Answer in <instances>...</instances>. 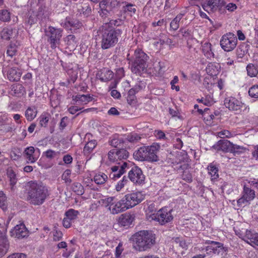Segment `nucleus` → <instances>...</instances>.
Instances as JSON below:
<instances>
[{
	"label": "nucleus",
	"mask_w": 258,
	"mask_h": 258,
	"mask_svg": "<svg viewBox=\"0 0 258 258\" xmlns=\"http://www.w3.org/2000/svg\"><path fill=\"white\" fill-rule=\"evenodd\" d=\"M27 200L34 206L42 205L49 196L47 187L42 183L31 181L27 183Z\"/></svg>",
	"instance_id": "nucleus-1"
},
{
	"label": "nucleus",
	"mask_w": 258,
	"mask_h": 258,
	"mask_svg": "<svg viewBox=\"0 0 258 258\" xmlns=\"http://www.w3.org/2000/svg\"><path fill=\"white\" fill-rule=\"evenodd\" d=\"M99 32L101 39L100 46L102 49L113 47L117 43L118 37L122 34L121 29L111 28L107 24H104L100 28Z\"/></svg>",
	"instance_id": "nucleus-2"
},
{
	"label": "nucleus",
	"mask_w": 258,
	"mask_h": 258,
	"mask_svg": "<svg viewBox=\"0 0 258 258\" xmlns=\"http://www.w3.org/2000/svg\"><path fill=\"white\" fill-rule=\"evenodd\" d=\"M134 247L139 251H144L151 248L155 243V236L151 232L142 230L133 236Z\"/></svg>",
	"instance_id": "nucleus-3"
},
{
	"label": "nucleus",
	"mask_w": 258,
	"mask_h": 258,
	"mask_svg": "<svg viewBox=\"0 0 258 258\" xmlns=\"http://www.w3.org/2000/svg\"><path fill=\"white\" fill-rule=\"evenodd\" d=\"M148 58V56L141 49H136L133 57L132 72L140 75L142 72L145 71L148 66L147 61Z\"/></svg>",
	"instance_id": "nucleus-4"
},
{
	"label": "nucleus",
	"mask_w": 258,
	"mask_h": 258,
	"mask_svg": "<svg viewBox=\"0 0 258 258\" xmlns=\"http://www.w3.org/2000/svg\"><path fill=\"white\" fill-rule=\"evenodd\" d=\"M99 203L102 206L107 208L109 212L113 215L122 213L127 210L122 199L117 201L115 200L114 197H108L101 199Z\"/></svg>",
	"instance_id": "nucleus-5"
},
{
	"label": "nucleus",
	"mask_w": 258,
	"mask_h": 258,
	"mask_svg": "<svg viewBox=\"0 0 258 258\" xmlns=\"http://www.w3.org/2000/svg\"><path fill=\"white\" fill-rule=\"evenodd\" d=\"M205 243L210 244L205 248L207 253L212 252L221 257H225L227 255L228 247L224 246L223 243L211 240H207Z\"/></svg>",
	"instance_id": "nucleus-6"
},
{
	"label": "nucleus",
	"mask_w": 258,
	"mask_h": 258,
	"mask_svg": "<svg viewBox=\"0 0 258 258\" xmlns=\"http://www.w3.org/2000/svg\"><path fill=\"white\" fill-rule=\"evenodd\" d=\"M48 37L47 41L50 44L52 49H55L60 44V38L62 36V30L49 26L45 31Z\"/></svg>",
	"instance_id": "nucleus-7"
},
{
	"label": "nucleus",
	"mask_w": 258,
	"mask_h": 258,
	"mask_svg": "<svg viewBox=\"0 0 258 258\" xmlns=\"http://www.w3.org/2000/svg\"><path fill=\"white\" fill-rule=\"evenodd\" d=\"M145 197V195L142 192L137 191L127 194L122 199L127 209H128L140 203L144 200Z\"/></svg>",
	"instance_id": "nucleus-8"
},
{
	"label": "nucleus",
	"mask_w": 258,
	"mask_h": 258,
	"mask_svg": "<svg viewBox=\"0 0 258 258\" xmlns=\"http://www.w3.org/2000/svg\"><path fill=\"white\" fill-rule=\"evenodd\" d=\"M132 166V163L128 161L118 163L116 165L112 166L110 169L109 177L116 180L130 169Z\"/></svg>",
	"instance_id": "nucleus-9"
},
{
	"label": "nucleus",
	"mask_w": 258,
	"mask_h": 258,
	"mask_svg": "<svg viewBox=\"0 0 258 258\" xmlns=\"http://www.w3.org/2000/svg\"><path fill=\"white\" fill-rule=\"evenodd\" d=\"M237 39L232 33H228L222 37L220 40L221 48L225 51H231L236 46Z\"/></svg>",
	"instance_id": "nucleus-10"
},
{
	"label": "nucleus",
	"mask_w": 258,
	"mask_h": 258,
	"mask_svg": "<svg viewBox=\"0 0 258 258\" xmlns=\"http://www.w3.org/2000/svg\"><path fill=\"white\" fill-rule=\"evenodd\" d=\"M171 212V210H168L166 208H162L156 213L151 214L149 218L158 222L161 225H164L173 219Z\"/></svg>",
	"instance_id": "nucleus-11"
},
{
	"label": "nucleus",
	"mask_w": 258,
	"mask_h": 258,
	"mask_svg": "<svg viewBox=\"0 0 258 258\" xmlns=\"http://www.w3.org/2000/svg\"><path fill=\"white\" fill-rule=\"evenodd\" d=\"M241 195V197L237 201L239 207H244L247 203L252 201L255 197V191L245 185L243 186Z\"/></svg>",
	"instance_id": "nucleus-12"
},
{
	"label": "nucleus",
	"mask_w": 258,
	"mask_h": 258,
	"mask_svg": "<svg viewBox=\"0 0 258 258\" xmlns=\"http://www.w3.org/2000/svg\"><path fill=\"white\" fill-rule=\"evenodd\" d=\"M128 173L130 179L136 184H141L143 183L145 177L141 168L132 165Z\"/></svg>",
	"instance_id": "nucleus-13"
},
{
	"label": "nucleus",
	"mask_w": 258,
	"mask_h": 258,
	"mask_svg": "<svg viewBox=\"0 0 258 258\" xmlns=\"http://www.w3.org/2000/svg\"><path fill=\"white\" fill-rule=\"evenodd\" d=\"M225 5L224 0H206L202 4L203 9L208 13L221 10Z\"/></svg>",
	"instance_id": "nucleus-14"
},
{
	"label": "nucleus",
	"mask_w": 258,
	"mask_h": 258,
	"mask_svg": "<svg viewBox=\"0 0 258 258\" xmlns=\"http://www.w3.org/2000/svg\"><path fill=\"white\" fill-rule=\"evenodd\" d=\"M224 105L230 110L235 111H241L242 108H246L244 103L233 97L226 98L224 100Z\"/></svg>",
	"instance_id": "nucleus-15"
},
{
	"label": "nucleus",
	"mask_w": 258,
	"mask_h": 258,
	"mask_svg": "<svg viewBox=\"0 0 258 258\" xmlns=\"http://www.w3.org/2000/svg\"><path fill=\"white\" fill-rule=\"evenodd\" d=\"M10 233L11 236L18 239L24 238L28 234V230L23 223L17 225L11 230Z\"/></svg>",
	"instance_id": "nucleus-16"
},
{
	"label": "nucleus",
	"mask_w": 258,
	"mask_h": 258,
	"mask_svg": "<svg viewBox=\"0 0 258 258\" xmlns=\"http://www.w3.org/2000/svg\"><path fill=\"white\" fill-rule=\"evenodd\" d=\"M160 148V146L157 144H153L151 146H147V161L156 162L159 160L157 153Z\"/></svg>",
	"instance_id": "nucleus-17"
},
{
	"label": "nucleus",
	"mask_w": 258,
	"mask_h": 258,
	"mask_svg": "<svg viewBox=\"0 0 258 258\" xmlns=\"http://www.w3.org/2000/svg\"><path fill=\"white\" fill-rule=\"evenodd\" d=\"M93 99V95L90 94H78L76 95L72 96V100L74 104L79 105H84L87 104L88 103L92 101Z\"/></svg>",
	"instance_id": "nucleus-18"
},
{
	"label": "nucleus",
	"mask_w": 258,
	"mask_h": 258,
	"mask_svg": "<svg viewBox=\"0 0 258 258\" xmlns=\"http://www.w3.org/2000/svg\"><path fill=\"white\" fill-rule=\"evenodd\" d=\"M100 10L98 11L99 15L105 18L107 17L111 11V6L109 5V2L107 0H103L99 3Z\"/></svg>",
	"instance_id": "nucleus-19"
},
{
	"label": "nucleus",
	"mask_w": 258,
	"mask_h": 258,
	"mask_svg": "<svg viewBox=\"0 0 258 258\" xmlns=\"http://www.w3.org/2000/svg\"><path fill=\"white\" fill-rule=\"evenodd\" d=\"M9 248V242L6 235L4 233H0V258L5 255Z\"/></svg>",
	"instance_id": "nucleus-20"
},
{
	"label": "nucleus",
	"mask_w": 258,
	"mask_h": 258,
	"mask_svg": "<svg viewBox=\"0 0 258 258\" xmlns=\"http://www.w3.org/2000/svg\"><path fill=\"white\" fill-rule=\"evenodd\" d=\"M231 142L227 140L219 141L213 148L218 151H222L224 152H230Z\"/></svg>",
	"instance_id": "nucleus-21"
},
{
	"label": "nucleus",
	"mask_w": 258,
	"mask_h": 258,
	"mask_svg": "<svg viewBox=\"0 0 258 258\" xmlns=\"http://www.w3.org/2000/svg\"><path fill=\"white\" fill-rule=\"evenodd\" d=\"M201 49L203 54L207 58L211 60L214 58L215 54L212 48V44L210 42L202 43Z\"/></svg>",
	"instance_id": "nucleus-22"
},
{
	"label": "nucleus",
	"mask_w": 258,
	"mask_h": 258,
	"mask_svg": "<svg viewBox=\"0 0 258 258\" xmlns=\"http://www.w3.org/2000/svg\"><path fill=\"white\" fill-rule=\"evenodd\" d=\"M113 77V72L108 70H103L98 72L96 74V78L103 82H106L111 80Z\"/></svg>",
	"instance_id": "nucleus-23"
},
{
	"label": "nucleus",
	"mask_w": 258,
	"mask_h": 258,
	"mask_svg": "<svg viewBox=\"0 0 258 258\" xmlns=\"http://www.w3.org/2000/svg\"><path fill=\"white\" fill-rule=\"evenodd\" d=\"M21 75V71L17 67L11 68L8 72V78L11 81H18Z\"/></svg>",
	"instance_id": "nucleus-24"
},
{
	"label": "nucleus",
	"mask_w": 258,
	"mask_h": 258,
	"mask_svg": "<svg viewBox=\"0 0 258 258\" xmlns=\"http://www.w3.org/2000/svg\"><path fill=\"white\" fill-rule=\"evenodd\" d=\"M17 33L18 31L15 29L4 28L1 32V36L3 39L9 40L11 38H15Z\"/></svg>",
	"instance_id": "nucleus-25"
},
{
	"label": "nucleus",
	"mask_w": 258,
	"mask_h": 258,
	"mask_svg": "<svg viewBox=\"0 0 258 258\" xmlns=\"http://www.w3.org/2000/svg\"><path fill=\"white\" fill-rule=\"evenodd\" d=\"M24 153L28 163H33L37 160L38 157L35 155V149L33 147L27 148Z\"/></svg>",
	"instance_id": "nucleus-26"
},
{
	"label": "nucleus",
	"mask_w": 258,
	"mask_h": 258,
	"mask_svg": "<svg viewBox=\"0 0 258 258\" xmlns=\"http://www.w3.org/2000/svg\"><path fill=\"white\" fill-rule=\"evenodd\" d=\"M147 146L141 147L134 152V157L136 160L139 161H147Z\"/></svg>",
	"instance_id": "nucleus-27"
},
{
	"label": "nucleus",
	"mask_w": 258,
	"mask_h": 258,
	"mask_svg": "<svg viewBox=\"0 0 258 258\" xmlns=\"http://www.w3.org/2000/svg\"><path fill=\"white\" fill-rule=\"evenodd\" d=\"M135 216L133 214H125L122 215L119 218L118 222L122 226L130 225L134 220Z\"/></svg>",
	"instance_id": "nucleus-28"
},
{
	"label": "nucleus",
	"mask_w": 258,
	"mask_h": 258,
	"mask_svg": "<svg viewBox=\"0 0 258 258\" xmlns=\"http://www.w3.org/2000/svg\"><path fill=\"white\" fill-rule=\"evenodd\" d=\"M25 93V89L22 84H15L12 86L11 94L12 95L17 97H21Z\"/></svg>",
	"instance_id": "nucleus-29"
},
{
	"label": "nucleus",
	"mask_w": 258,
	"mask_h": 258,
	"mask_svg": "<svg viewBox=\"0 0 258 258\" xmlns=\"http://www.w3.org/2000/svg\"><path fill=\"white\" fill-rule=\"evenodd\" d=\"M179 168L183 170L182 174V179L189 183L192 182V176L189 171V165L187 163H184L180 165Z\"/></svg>",
	"instance_id": "nucleus-30"
},
{
	"label": "nucleus",
	"mask_w": 258,
	"mask_h": 258,
	"mask_svg": "<svg viewBox=\"0 0 258 258\" xmlns=\"http://www.w3.org/2000/svg\"><path fill=\"white\" fill-rule=\"evenodd\" d=\"M220 69V66L219 63L211 62L207 66L206 71L207 74L209 75L216 76L218 74Z\"/></svg>",
	"instance_id": "nucleus-31"
},
{
	"label": "nucleus",
	"mask_w": 258,
	"mask_h": 258,
	"mask_svg": "<svg viewBox=\"0 0 258 258\" xmlns=\"http://www.w3.org/2000/svg\"><path fill=\"white\" fill-rule=\"evenodd\" d=\"M7 174L9 179L11 189L13 191L15 190V185L17 182L16 172L12 167H9L7 169Z\"/></svg>",
	"instance_id": "nucleus-32"
},
{
	"label": "nucleus",
	"mask_w": 258,
	"mask_h": 258,
	"mask_svg": "<svg viewBox=\"0 0 258 258\" xmlns=\"http://www.w3.org/2000/svg\"><path fill=\"white\" fill-rule=\"evenodd\" d=\"M245 238L248 243L251 245H258V233H252L250 231L246 230Z\"/></svg>",
	"instance_id": "nucleus-33"
},
{
	"label": "nucleus",
	"mask_w": 258,
	"mask_h": 258,
	"mask_svg": "<svg viewBox=\"0 0 258 258\" xmlns=\"http://www.w3.org/2000/svg\"><path fill=\"white\" fill-rule=\"evenodd\" d=\"M78 12L85 17L90 16L91 14V8L88 3H83L78 7Z\"/></svg>",
	"instance_id": "nucleus-34"
},
{
	"label": "nucleus",
	"mask_w": 258,
	"mask_h": 258,
	"mask_svg": "<svg viewBox=\"0 0 258 258\" xmlns=\"http://www.w3.org/2000/svg\"><path fill=\"white\" fill-rule=\"evenodd\" d=\"M108 142L110 145L116 148L121 146L123 143L124 140L118 135L115 134L110 138Z\"/></svg>",
	"instance_id": "nucleus-35"
},
{
	"label": "nucleus",
	"mask_w": 258,
	"mask_h": 258,
	"mask_svg": "<svg viewBox=\"0 0 258 258\" xmlns=\"http://www.w3.org/2000/svg\"><path fill=\"white\" fill-rule=\"evenodd\" d=\"M108 179V176L103 172H98L94 176L93 181L98 185L104 184Z\"/></svg>",
	"instance_id": "nucleus-36"
},
{
	"label": "nucleus",
	"mask_w": 258,
	"mask_h": 258,
	"mask_svg": "<svg viewBox=\"0 0 258 258\" xmlns=\"http://www.w3.org/2000/svg\"><path fill=\"white\" fill-rule=\"evenodd\" d=\"M37 114V108L34 106L29 107L25 111V116L28 121H31L34 119L36 117Z\"/></svg>",
	"instance_id": "nucleus-37"
},
{
	"label": "nucleus",
	"mask_w": 258,
	"mask_h": 258,
	"mask_svg": "<svg viewBox=\"0 0 258 258\" xmlns=\"http://www.w3.org/2000/svg\"><path fill=\"white\" fill-rule=\"evenodd\" d=\"M207 168L208 172L211 175V180H214L217 179L219 177L218 168L213 163H211Z\"/></svg>",
	"instance_id": "nucleus-38"
},
{
	"label": "nucleus",
	"mask_w": 258,
	"mask_h": 258,
	"mask_svg": "<svg viewBox=\"0 0 258 258\" xmlns=\"http://www.w3.org/2000/svg\"><path fill=\"white\" fill-rule=\"evenodd\" d=\"M96 145L97 142L96 140H91L87 142L83 149L84 153L85 155L90 154L96 147Z\"/></svg>",
	"instance_id": "nucleus-39"
},
{
	"label": "nucleus",
	"mask_w": 258,
	"mask_h": 258,
	"mask_svg": "<svg viewBox=\"0 0 258 258\" xmlns=\"http://www.w3.org/2000/svg\"><path fill=\"white\" fill-rule=\"evenodd\" d=\"M184 14H179L176 16V17L171 22L170 26V28L174 31L176 30L179 27V22L182 18Z\"/></svg>",
	"instance_id": "nucleus-40"
},
{
	"label": "nucleus",
	"mask_w": 258,
	"mask_h": 258,
	"mask_svg": "<svg viewBox=\"0 0 258 258\" xmlns=\"http://www.w3.org/2000/svg\"><path fill=\"white\" fill-rule=\"evenodd\" d=\"M186 159L187 155L182 154L181 152H180L177 154L175 160L172 162V163L176 165L180 164L181 165L184 163H186L185 162Z\"/></svg>",
	"instance_id": "nucleus-41"
},
{
	"label": "nucleus",
	"mask_w": 258,
	"mask_h": 258,
	"mask_svg": "<svg viewBox=\"0 0 258 258\" xmlns=\"http://www.w3.org/2000/svg\"><path fill=\"white\" fill-rule=\"evenodd\" d=\"M79 214V212L78 211L73 209H69L65 213L66 217L71 220V221L76 219Z\"/></svg>",
	"instance_id": "nucleus-42"
},
{
	"label": "nucleus",
	"mask_w": 258,
	"mask_h": 258,
	"mask_svg": "<svg viewBox=\"0 0 258 258\" xmlns=\"http://www.w3.org/2000/svg\"><path fill=\"white\" fill-rule=\"evenodd\" d=\"M60 154L59 152L55 151L51 149H49L44 152L43 155H44L47 159H52L55 158H57Z\"/></svg>",
	"instance_id": "nucleus-43"
},
{
	"label": "nucleus",
	"mask_w": 258,
	"mask_h": 258,
	"mask_svg": "<svg viewBox=\"0 0 258 258\" xmlns=\"http://www.w3.org/2000/svg\"><path fill=\"white\" fill-rule=\"evenodd\" d=\"M247 75L251 77H255L258 74L257 69L252 63L248 64L246 67Z\"/></svg>",
	"instance_id": "nucleus-44"
},
{
	"label": "nucleus",
	"mask_w": 258,
	"mask_h": 258,
	"mask_svg": "<svg viewBox=\"0 0 258 258\" xmlns=\"http://www.w3.org/2000/svg\"><path fill=\"white\" fill-rule=\"evenodd\" d=\"M11 13L7 10H2L0 11V20L8 22L10 21Z\"/></svg>",
	"instance_id": "nucleus-45"
},
{
	"label": "nucleus",
	"mask_w": 258,
	"mask_h": 258,
	"mask_svg": "<svg viewBox=\"0 0 258 258\" xmlns=\"http://www.w3.org/2000/svg\"><path fill=\"white\" fill-rule=\"evenodd\" d=\"M73 190L78 195H82L84 192V187L79 182H75L72 185Z\"/></svg>",
	"instance_id": "nucleus-46"
},
{
	"label": "nucleus",
	"mask_w": 258,
	"mask_h": 258,
	"mask_svg": "<svg viewBox=\"0 0 258 258\" xmlns=\"http://www.w3.org/2000/svg\"><path fill=\"white\" fill-rule=\"evenodd\" d=\"M108 158L111 162H117L119 160L117 150L113 149L110 150L108 153Z\"/></svg>",
	"instance_id": "nucleus-47"
},
{
	"label": "nucleus",
	"mask_w": 258,
	"mask_h": 258,
	"mask_svg": "<svg viewBox=\"0 0 258 258\" xmlns=\"http://www.w3.org/2000/svg\"><path fill=\"white\" fill-rule=\"evenodd\" d=\"M128 179L125 176L119 181L115 185V189L117 191H120L128 182Z\"/></svg>",
	"instance_id": "nucleus-48"
},
{
	"label": "nucleus",
	"mask_w": 258,
	"mask_h": 258,
	"mask_svg": "<svg viewBox=\"0 0 258 258\" xmlns=\"http://www.w3.org/2000/svg\"><path fill=\"white\" fill-rule=\"evenodd\" d=\"M217 136L220 138H230L233 137V134L230 131L224 130L220 132H217Z\"/></svg>",
	"instance_id": "nucleus-49"
},
{
	"label": "nucleus",
	"mask_w": 258,
	"mask_h": 258,
	"mask_svg": "<svg viewBox=\"0 0 258 258\" xmlns=\"http://www.w3.org/2000/svg\"><path fill=\"white\" fill-rule=\"evenodd\" d=\"M243 149L244 148L242 146L235 145L231 143L230 153H232L234 154H239L242 152Z\"/></svg>",
	"instance_id": "nucleus-50"
},
{
	"label": "nucleus",
	"mask_w": 258,
	"mask_h": 258,
	"mask_svg": "<svg viewBox=\"0 0 258 258\" xmlns=\"http://www.w3.org/2000/svg\"><path fill=\"white\" fill-rule=\"evenodd\" d=\"M117 153L118 154V158L119 160H121L122 159H126L127 158L129 155L128 152L124 149L117 150Z\"/></svg>",
	"instance_id": "nucleus-51"
},
{
	"label": "nucleus",
	"mask_w": 258,
	"mask_h": 258,
	"mask_svg": "<svg viewBox=\"0 0 258 258\" xmlns=\"http://www.w3.org/2000/svg\"><path fill=\"white\" fill-rule=\"evenodd\" d=\"M17 51V46L14 44H11L8 47L7 53L9 56L13 57L16 54Z\"/></svg>",
	"instance_id": "nucleus-52"
},
{
	"label": "nucleus",
	"mask_w": 258,
	"mask_h": 258,
	"mask_svg": "<svg viewBox=\"0 0 258 258\" xmlns=\"http://www.w3.org/2000/svg\"><path fill=\"white\" fill-rule=\"evenodd\" d=\"M38 19L43 21L44 19H45L46 16L45 14V8L42 6H40L38 8V11L36 14Z\"/></svg>",
	"instance_id": "nucleus-53"
},
{
	"label": "nucleus",
	"mask_w": 258,
	"mask_h": 258,
	"mask_svg": "<svg viewBox=\"0 0 258 258\" xmlns=\"http://www.w3.org/2000/svg\"><path fill=\"white\" fill-rule=\"evenodd\" d=\"M141 137L136 133H133L128 135L126 138V140L131 143H135L139 141Z\"/></svg>",
	"instance_id": "nucleus-54"
},
{
	"label": "nucleus",
	"mask_w": 258,
	"mask_h": 258,
	"mask_svg": "<svg viewBox=\"0 0 258 258\" xmlns=\"http://www.w3.org/2000/svg\"><path fill=\"white\" fill-rule=\"evenodd\" d=\"M71 171L70 169H67L62 174L61 177L62 179L65 181L66 183H70L72 180L70 178Z\"/></svg>",
	"instance_id": "nucleus-55"
},
{
	"label": "nucleus",
	"mask_w": 258,
	"mask_h": 258,
	"mask_svg": "<svg viewBox=\"0 0 258 258\" xmlns=\"http://www.w3.org/2000/svg\"><path fill=\"white\" fill-rule=\"evenodd\" d=\"M248 93L251 97L258 98V85L251 87L248 91Z\"/></svg>",
	"instance_id": "nucleus-56"
},
{
	"label": "nucleus",
	"mask_w": 258,
	"mask_h": 258,
	"mask_svg": "<svg viewBox=\"0 0 258 258\" xmlns=\"http://www.w3.org/2000/svg\"><path fill=\"white\" fill-rule=\"evenodd\" d=\"M69 25L70 26H75L76 27L79 28L82 25L81 23L78 21H66L63 25V27L69 29Z\"/></svg>",
	"instance_id": "nucleus-57"
},
{
	"label": "nucleus",
	"mask_w": 258,
	"mask_h": 258,
	"mask_svg": "<svg viewBox=\"0 0 258 258\" xmlns=\"http://www.w3.org/2000/svg\"><path fill=\"white\" fill-rule=\"evenodd\" d=\"M122 23V21L121 19H116V20H111L109 22H106L105 24H109V27L111 28H113L114 26H119L121 25Z\"/></svg>",
	"instance_id": "nucleus-58"
},
{
	"label": "nucleus",
	"mask_w": 258,
	"mask_h": 258,
	"mask_svg": "<svg viewBox=\"0 0 258 258\" xmlns=\"http://www.w3.org/2000/svg\"><path fill=\"white\" fill-rule=\"evenodd\" d=\"M178 82V78L175 76L174 77L173 80L170 82V85L171 86V89L172 90L175 89L176 91H179V87L178 86H175V84Z\"/></svg>",
	"instance_id": "nucleus-59"
},
{
	"label": "nucleus",
	"mask_w": 258,
	"mask_h": 258,
	"mask_svg": "<svg viewBox=\"0 0 258 258\" xmlns=\"http://www.w3.org/2000/svg\"><path fill=\"white\" fill-rule=\"evenodd\" d=\"M7 204L6 197L3 191H0V207L5 208Z\"/></svg>",
	"instance_id": "nucleus-60"
},
{
	"label": "nucleus",
	"mask_w": 258,
	"mask_h": 258,
	"mask_svg": "<svg viewBox=\"0 0 258 258\" xmlns=\"http://www.w3.org/2000/svg\"><path fill=\"white\" fill-rule=\"evenodd\" d=\"M49 121V118L44 115H41L39 117V123L41 126L45 127Z\"/></svg>",
	"instance_id": "nucleus-61"
},
{
	"label": "nucleus",
	"mask_w": 258,
	"mask_h": 258,
	"mask_svg": "<svg viewBox=\"0 0 258 258\" xmlns=\"http://www.w3.org/2000/svg\"><path fill=\"white\" fill-rule=\"evenodd\" d=\"M124 11L125 12H128L131 13V15L132 14H135L136 9L135 8V6L132 4H127L124 7Z\"/></svg>",
	"instance_id": "nucleus-62"
},
{
	"label": "nucleus",
	"mask_w": 258,
	"mask_h": 258,
	"mask_svg": "<svg viewBox=\"0 0 258 258\" xmlns=\"http://www.w3.org/2000/svg\"><path fill=\"white\" fill-rule=\"evenodd\" d=\"M122 244L119 243L118 246L115 248V257L116 258H119L120 256L123 251Z\"/></svg>",
	"instance_id": "nucleus-63"
},
{
	"label": "nucleus",
	"mask_w": 258,
	"mask_h": 258,
	"mask_svg": "<svg viewBox=\"0 0 258 258\" xmlns=\"http://www.w3.org/2000/svg\"><path fill=\"white\" fill-rule=\"evenodd\" d=\"M7 258H26V255L22 253H15L8 256Z\"/></svg>",
	"instance_id": "nucleus-64"
}]
</instances>
